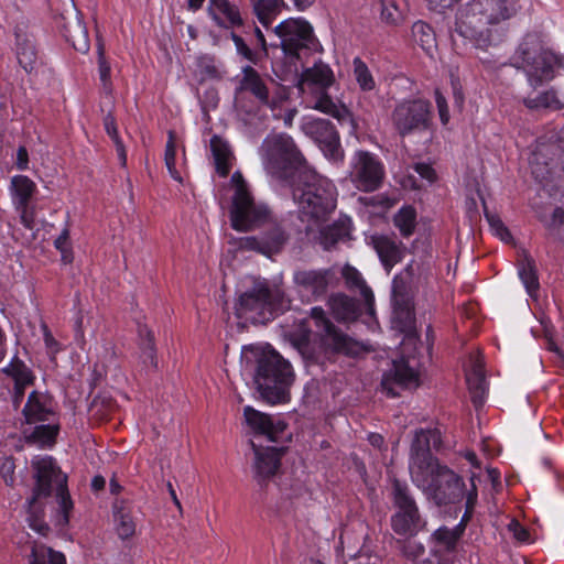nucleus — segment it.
Wrapping results in <instances>:
<instances>
[{
	"instance_id": "nucleus-40",
	"label": "nucleus",
	"mask_w": 564,
	"mask_h": 564,
	"mask_svg": "<svg viewBox=\"0 0 564 564\" xmlns=\"http://www.w3.org/2000/svg\"><path fill=\"white\" fill-rule=\"evenodd\" d=\"M310 338L311 329L306 325V322H303L300 325V328L291 334L293 346L297 349L304 359L311 362H322L321 356L311 349Z\"/></svg>"
},
{
	"instance_id": "nucleus-26",
	"label": "nucleus",
	"mask_w": 564,
	"mask_h": 564,
	"mask_svg": "<svg viewBox=\"0 0 564 564\" xmlns=\"http://www.w3.org/2000/svg\"><path fill=\"white\" fill-rule=\"evenodd\" d=\"M3 371L14 380L13 403L19 406L25 388L34 384L35 376L31 368L20 359H13Z\"/></svg>"
},
{
	"instance_id": "nucleus-34",
	"label": "nucleus",
	"mask_w": 564,
	"mask_h": 564,
	"mask_svg": "<svg viewBox=\"0 0 564 564\" xmlns=\"http://www.w3.org/2000/svg\"><path fill=\"white\" fill-rule=\"evenodd\" d=\"M333 70L325 64H315L313 67L305 69L299 83V88L304 90L305 85H316L321 88H327L333 84Z\"/></svg>"
},
{
	"instance_id": "nucleus-62",
	"label": "nucleus",
	"mask_w": 564,
	"mask_h": 564,
	"mask_svg": "<svg viewBox=\"0 0 564 564\" xmlns=\"http://www.w3.org/2000/svg\"><path fill=\"white\" fill-rule=\"evenodd\" d=\"M42 330H43L45 347L48 350V354H51V355L57 354L59 351L58 341L54 338L51 330L48 329V327L45 324L42 325Z\"/></svg>"
},
{
	"instance_id": "nucleus-64",
	"label": "nucleus",
	"mask_w": 564,
	"mask_h": 564,
	"mask_svg": "<svg viewBox=\"0 0 564 564\" xmlns=\"http://www.w3.org/2000/svg\"><path fill=\"white\" fill-rule=\"evenodd\" d=\"M509 530L513 533V536L520 542H527L529 540V532L518 521H511L509 523Z\"/></svg>"
},
{
	"instance_id": "nucleus-25",
	"label": "nucleus",
	"mask_w": 564,
	"mask_h": 564,
	"mask_svg": "<svg viewBox=\"0 0 564 564\" xmlns=\"http://www.w3.org/2000/svg\"><path fill=\"white\" fill-rule=\"evenodd\" d=\"M371 241L383 268L389 273L392 268L403 259L405 251L404 246L402 242L388 236H373Z\"/></svg>"
},
{
	"instance_id": "nucleus-29",
	"label": "nucleus",
	"mask_w": 564,
	"mask_h": 564,
	"mask_svg": "<svg viewBox=\"0 0 564 564\" xmlns=\"http://www.w3.org/2000/svg\"><path fill=\"white\" fill-rule=\"evenodd\" d=\"M424 272L423 265L411 261L400 274L394 276L392 281L393 295H404L409 289L417 286Z\"/></svg>"
},
{
	"instance_id": "nucleus-17",
	"label": "nucleus",
	"mask_w": 564,
	"mask_h": 564,
	"mask_svg": "<svg viewBox=\"0 0 564 564\" xmlns=\"http://www.w3.org/2000/svg\"><path fill=\"white\" fill-rule=\"evenodd\" d=\"M442 445V435L438 430H419L415 432L411 451L409 470L410 476L413 477L422 471L424 468L440 463L431 453L432 449L438 451Z\"/></svg>"
},
{
	"instance_id": "nucleus-36",
	"label": "nucleus",
	"mask_w": 564,
	"mask_h": 564,
	"mask_svg": "<svg viewBox=\"0 0 564 564\" xmlns=\"http://www.w3.org/2000/svg\"><path fill=\"white\" fill-rule=\"evenodd\" d=\"M210 151L214 158L217 173L225 177L230 171V160L232 156L228 143L218 135L210 139Z\"/></svg>"
},
{
	"instance_id": "nucleus-51",
	"label": "nucleus",
	"mask_w": 564,
	"mask_h": 564,
	"mask_svg": "<svg viewBox=\"0 0 564 564\" xmlns=\"http://www.w3.org/2000/svg\"><path fill=\"white\" fill-rule=\"evenodd\" d=\"M98 74L102 88L107 94L112 91L111 67L105 56L104 45H98Z\"/></svg>"
},
{
	"instance_id": "nucleus-23",
	"label": "nucleus",
	"mask_w": 564,
	"mask_h": 564,
	"mask_svg": "<svg viewBox=\"0 0 564 564\" xmlns=\"http://www.w3.org/2000/svg\"><path fill=\"white\" fill-rule=\"evenodd\" d=\"M254 452V477L261 484L275 475L280 467L282 448L265 447L260 448L251 442Z\"/></svg>"
},
{
	"instance_id": "nucleus-30",
	"label": "nucleus",
	"mask_w": 564,
	"mask_h": 564,
	"mask_svg": "<svg viewBox=\"0 0 564 564\" xmlns=\"http://www.w3.org/2000/svg\"><path fill=\"white\" fill-rule=\"evenodd\" d=\"M59 431V425L55 421L37 423L30 431H24L28 443L39 447H51L55 444Z\"/></svg>"
},
{
	"instance_id": "nucleus-54",
	"label": "nucleus",
	"mask_w": 564,
	"mask_h": 564,
	"mask_svg": "<svg viewBox=\"0 0 564 564\" xmlns=\"http://www.w3.org/2000/svg\"><path fill=\"white\" fill-rule=\"evenodd\" d=\"M117 521V532L120 539H129L135 532V523L132 517L123 509L118 510L115 513Z\"/></svg>"
},
{
	"instance_id": "nucleus-49",
	"label": "nucleus",
	"mask_w": 564,
	"mask_h": 564,
	"mask_svg": "<svg viewBox=\"0 0 564 564\" xmlns=\"http://www.w3.org/2000/svg\"><path fill=\"white\" fill-rule=\"evenodd\" d=\"M354 65V76L359 87L364 91L372 90L376 87L375 78L366 65V63L360 57H355L352 61Z\"/></svg>"
},
{
	"instance_id": "nucleus-28",
	"label": "nucleus",
	"mask_w": 564,
	"mask_h": 564,
	"mask_svg": "<svg viewBox=\"0 0 564 564\" xmlns=\"http://www.w3.org/2000/svg\"><path fill=\"white\" fill-rule=\"evenodd\" d=\"M63 20L65 22L62 25V33L66 41L69 42L76 51L82 53L88 52L89 39L84 22L77 14L68 20L63 17Z\"/></svg>"
},
{
	"instance_id": "nucleus-46",
	"label": "nucleus",
	"mask_w": 564,
	"mask_h": 564,
	"mask_svg": "<svg viewBox=\"0 0 564 564\" xmlns=\"http://www.w3.org/2000/svg\"><path fill=\"white\" fill-rule=\"evenodd\" d=\"M393 224L403 237H410L416 227L415 209L412 206H403L394 215Z\"/></svg>"
},
{
	"instance_id": "nucleus-43",
	"label": "nucleus",
	"mask_w": 564,
	"mask_h": 564,
	"mask_svg": "<svg viewBox=\"0 0 564 564\" xmlns=\"http://www.w3.org/2000/svg\"><path fill=\"white\" fill-rule=\"evenodd\" d=\"M341 275L349 289H357L360 291L361 296L368 305L373 302L372 291L367 286L362 275L356 268L350 264H346L341 270Z\"/></svg>"
},
{
	"instance_id": "nucleus-57",
	"label": "nucleus",
	"mask_w": 564,
	"mask_h": 564,
	"mask_svg": "<svg viewBox=\"0 0 564 564\" xmlns=\"http://www.w3.org/2000/svg\"><path fill=\"white\" fill-rule=\"evenodd\" d=\"M485 216L490 226L491 231L497 237H499L502 241L506 242L511 239L510 231L497 215L490 214L487 209H485Z\"/></svg>"
},
{
	"instance_id": "nucleus-32",
	"label": "nucleus",
	"mask_w": 564,
	"mask_h": 564,
	"mask_svg": "<svg viewBox=\"0 0 564 564\" xmlns=\"http://www.w3.org/2000/svg\"><path fill=\"white\" fill-rule=\"evenodd\" d=\"M15 39L18 62L26 73H32L37 64V53L34 43L26 34L18 31L15 32Z\"/></svg>"
},
{
	"instance_id": "nucleus-21",
	"label": "nucleus",
	"mask_w": 564,
	"mask_h": 564,
	"mask_svg": "<svg viewBox=\"0 0 564 564\" xmlns=\"http://www.w3.org/2000/svg\"><path fill=\"white\" fill-rule=\"evenodd\" d=\"M243 415L247 424L254 431V433L267 436L268 441L276 442L278 436L286 429V423L280 419L254 410L251 406H246Z\"/></svg>"
},
{
	"instance_id": "nucleus-60",
	"label": "nucleus",
	"mask_w": 564,
	"mask_h": 564,
	"mask_svg": "<svg viewBox=\"0 0 564 564\" xmlns=\"http://www.w3.org/2000/svg\"><path fill=\"white\" fill-rule=\"evenodd\" d=\"M231 40L234 41L235 43V46L237 48V52L243 56L246 59L250 61V62H256L257 61V53L251 50L247 44L246 42L243 41L242 37H240L239 35H237L236 33H231Z\"/></svg>"
},
{
	"instance_id": "nucleus-37",
	"label": "nucleus",
	"mask_w": 564,
	"mask_h": 564,
	"mask_svg": "<svg viewBox=\"0 0 564 564\" xmlns=\"http://www.w3.org/2000/svg\"><path fill=\"white\" fill-rule=\"evenodd\" d=\"M329 306L338 321H351L358 315L357 302L346 294L338 293L329 297Z\"/></svg>"
},
{
	"instance_id": "nucleus-18",
	"label": "nucleus",
	"mask_w": 564,
	"mask_h": 564,
	"mask_svg": "<svg viewBox=\"0 0 564 564\" xmlns=\"http://www.w3.org/2000/svg\"><path fill=\"white\" fill-rule=\"evenodd\" d=\"M330 276L327 269L296 270L293 273V283L300 296L311 302L326 294Z\"/></svg>"
},
{
	"instance_id": "nucleus-31",
	"label": "nucleus",
	"mask_w": 564,
	"mask_h": 564,
	"mask_svg": "<svg viewBox=\"0 0 564 564\" xmlns=\"http://www.w3.org/2000/svg\"><path fill=\"white\" fill-rule=\"evenodd\" d=\"M394 296V310L392 317V325L401 333L409 334L414 327V312L413 306L409 301L403 300V295Z\"/></svg>"
},
{
	"instance_id": "nucleus-24",
	"label": "nucleus",
	"mask_w": 564,
	"mask_h": 564,
	"mask_svg": "<svg viewBox=\"0 0 564 564\" xmlns=\"http://www.w3.org/2000/svg\"><path fill=\"white\" fill-rule=\"evenodd\" d=\"M465 376L471 402L476 408L482 406L486 400L488 384L485 377L484 361L480 357H475L470 360Z\"/></svg>"
},
{
	"instance_id": "nucleus-63",
	"label": "nucleus",
	"mask_w": 564,
	"mask_h": 564,
	"mask_svg": "<svg viewBox=\"0 0 564 564\" xmlns=\"http://www.w3.org/2000/svg\"><path fill=\"white\" fill-rule=\"evenodd\" d=\"M17 210L20 213L21 223L28 229H33L34 227V215L33 212L30 210L29 205L26 206H17Z\"/></svg>"
},
{
	"instance_id": "nucleus-2",
	"label": "nucleus",
	"mask_w": 564,
	"mask_h": 564,
	"mask_svg": "<svg viewBox=\"0 0 564 564\" xmlns=\"http://www.w3.org/2000/svg\"><path fill=\"white\" fill-rule=\"evenodd\" d=\"M292 195L307 236L326 224L337 206L336 186L314 170H304L296 176Z\"/></svg>"
},
{
	"instance_id": "nucleus-39",
	"label": "nucleus",
	"mask_w": 564,
	"mask_h": 564,
	"mask_svg": "<svg viewBox=\"0 0 564 564\" xmlns=\"http://www.w3.org/2000/svg\"><path fill=\"white\" fill-rule=\"evenodd\" d=\"M381 20L389 25H399L405 19L408 12L406 0H380Z\"/></svg>"
},
{
	"instance_id": "nucleus-20",
	"label": "nucleus",
	"mask_w": 564,
	"mask_h": 564,
	"mask_svg": "<svg viewBox=\"0 0 564 564\" xmlns=\"http://www.w3.org/2000/svg\"><path fill=\"white\" fill-rule=\"evenodd\" d=\"M22 413L26 424L56 421L53 398L36 390L29 394Z\"/></svg>"
},
{
	"instance_id": "nucleus-33",
	"label": "nucleus",
	"mask_w": 564,
	"mask_h": 564,
	"mask_svg": "<svg viewBox=\"0 0 564 564\" xmlns=\"http://www.w3.org/2000/svg\"><path fill=\"white\" fill-rule=\"evenodd\" d=\"M522 102L529 110L557 111L564 108V101L561 100L554 88L541 91L534 97H525Z\"/></svg>"
},
{
	"instance_id": "nucleus-58",
	"label": "nucleus",
	"mask_w": 564,
	"mask_h": 564,
	"mask_svg": "<svg viewBox=\"0 0 564 564\" xmlns=\"http://www.w3.org/2000/svg\"><path fill=\"white\" fill-rule=\"evenodd\" d=\"M239 248L242 250H249V251H257L259 253L268 256L267 249H264V241L263 237H256V236H249V237H242L239 239Z\"/></svg>"
},
{
	"instance_id": "nucleus-12",
	"label": "nucleus",
	"mask_w": 564,
	"mask_h": 564,
	"mask_svg": "<svg viewBox=\"0 0 564 564\" xmlns=\"http://www.w3.org/2000/svg\"><path fill=\"white\" fill-rule=\"evenodd\" d=\"M386 176L384 165L379 158L364 150L354 153L349 163V180L361 192L377 191Z\"/></svg>"
},
{
	"instance_id": "nucleus-13",
	"label": "nucleus",
	"mask_w": 564,
	"mask_h": 564,
	"mask_svg": "<svg viewBox=\"0 0 564 564\" xmlns=\"http://www.w3.org/2000/svg\"><path fill=\"white\" fill-rule=\"evenodd\" d=\"M275 306V296L268 284L258 282L250 291L240 295L236 314L239 318L264 322L272 318Z\"/></svg>"
},
{
	"instance_id": "nucleus-45",
	"label": "nucleus",
	"mask_w": 564,
	"mask_h": 564,
	"mask_svg": "<svg viewBox=\"0 0 564 564\" xmlns=\"http://www.w3.org/2000/svg\"><path fill=\"white\" fill-rule=\"evenodd\" d=\"M14 191L15 206H26L32 198L36 185L35 183L25 175H17L11 181Z\"/></svg>"
},
{
	"instance_id": "nucleus-35",
	"label": "nucleus",
	"mask_w": 564,
	"mask_h": 564,
	"mask_svg": "<svg viewBox=\"0 0 564 564\" xmlns=\"http://www.w3.org/2000/svg\"><path fill=\"white\" fill-rule=\"evenodd\" d=\"M313 108L333 116L341 126H348L351 132L356 130L357 126L352 113L345 107L338 108L327 95H322Z\"/></svg>"
},
{
	"instance_id": "nucleus-3",
	"label": "nucleus",
	"mask_w": 564,
	"mask_h": 564,
	"mask_svg": "<svg viewBox=\"0 0 564 564\" xmlns=\"http://www.w3.org/2000/svg\"><path fill=\"white\" fill-rule=\"evenodd\" d=\"M32 467L35 470L36 484L33 490V496L29 500V525L40 533L46 535L50 527L44 522L37 513L39 500L42 497H48L52 492L53 486L56 487V500L58 508L62 512L59 523L66 524L68 522L69 511L73 509V501L66 489V476L62 474L56 466L55 460L51 456H36L32 460Z\"/></svg>"
},
{
	"instance_id": "nucleus-27",
	"label": "nucleus",
	"mask_w": 564,
	"mask_h": 564,
	"mask_svg": "<svg viewBox=\"0 0 564 564\" xmlns=\"http://www.w3.org/2000/svg\"><path fill=\"white\" fill-rule=\"evenodd\" d=\"M208 13L219 26L226 29L242 24L238 8L228 0H209Z\"/></svg>"
},
{
	"instance_id": "nucleus-19",
	"label": "nucleus",
	"mask_w": 564,
	"mask_h": 564,
	"mask_svg": "<svg viewBox=\"0 0 564 564\" xmlns=\"http://www.w3.org/2000/svg\"><path fill=\"white\" fill-rule=\"evenodd\" d=\"M381 386L388 397L394 398L399 395V389L419 386V372L410 365V360H394L392 368L383 375Z\"/></svg>"
},
{
	"instance_id": "nucleus-38",
	"label": "nucleus",
	"mask_w": 564,
	"mask_h": 564,
	"mask_svg": "<svg viewBox=\"0 0 564 564\" xmlns=\"http://www.w3.org/2000/svg\"><path fill=\"white\" fill-rule=\"evenodd\" d=\"M412 37L415 44H417L429 56H433L437 48L436 34L433 28L423 22L416 21L412 25Z\"/></svg>"
},
{
	"instance_id": "nucleus-15",
	"label": "nucleus",
	"mask_w": 564,
	"mask_h": 564,
	"mask_svg": "<svg viewBox=\"0 0 564 564\" xmlns=\"http://www.w3.org/2000/svg\"><path fill=\"white\" fill-rule=\"evenodd\" d=\"M274 33L281 41L284 54L291 59L301 58L315 41L312 26L303 19H288L274 28Z\"/></svg>"
},
{
	"instance_id": "nucleus-55",
	"label": "nucleus",
	"mask_w": 564,
	"mask_h": 564,
	"mask_svg": "<svg viewBox=\"0 0 564 564\" xmlns=\"http://www.w3.org/2000/svg\"><path fill=\"white\" fill-rule=\"evenodd\" d=\"M197 70L200 80L219 78V72L215 64V59L208 55L199 56L197 58Z\"/></svg>"
},
{
	"instance_id": "nucleus-7",
	"label": "nucleus",
	"mask_w": 564,
	"mask_h": 564,
	"mask_svg": "<svg viewBox=\"0 0 564 564\" xmlns=\"http://www.w3.org/2000/svg\"><path fill=\"white\" fill-rule=\"evenodd\" d=\"M513 65L522 68L532 88H538L554 78V68L558 57L551 51L544 50L535 35H527L513 55Z\"/></svg>"
},
{
	"instance_id": "nucleus-5",
	"label": "nucleus",
	"mask_w": 564,
	"mask_h": 564,
	"mask_svg": "<svg viewBox=\"0 0 564 564\" xmlns=\"http://www.w3.org/2000/svg\"><path fill=\"white\" fill-rule=\"evenodd\" d=\"M261 156L265 171L278 178H285L293 171L296 176L304 170H311L293 139L286 133L268 135L261 145Z\"/></svg>"
},
{
	"instance_id": "nucleus-22",
	"label": "nucleus",
	"mask_w": 564,
	"mask_h": 564,
	"mask_svg": "<svg viewBox=\"0 0 564 564\" xmlns=\"http://www.w3.org/2000/svg\"><path fill=\"white\" fill-rule=\"evenodd\" d=\"M351 230V220L347 216L339 217L330 225L323 224L311 232L313 239L317 241L325 250L335 247L339 241H345L349 238Z\"/></svg>"
},
{
	"instance_id": "nucleus-10",
	"label": "nucleus",
	"mask_w": 564,
	"mask_h": 564,
	"mask_svg": "<svg viewBox=\"0 0 564 564\" xmlns=\"http://www.w3.org/2000/svg\"><path fill=\"white\" fill-rule=\"evenodd\" d=\"M311 317L318 330L321 348L324 350L325 356L328 354H343L349 357H356L367 350L364 344L352 339L338 329L326 316L322 307H312Z\"/></svg>"
},
{
	"instance_id": "nucleus-59",
	"label": "nucleus",
	"mask_w": 564,
	"mask_h": 564,
	"mask_svg": "<svg viewBox=\"0 0 564 564\" xmlns=\"http://www.w3.org/2000/svg\"><path fill=\"white\" fill-rule=\"evenodd\" d=\"M15 465L11 457H4L0 460V475L8 486L14 484Z\"/></svg>"
},
{
	"instance_id": "nucleus-42",
	"label": "nucleus",
	"mask_w": 564,
	"mask_h": 564,
	"mask_svg": "<svg viewBox=\"0 0 564 564\" xmlns=\"http://www.w3.org/2000/svg\"><path fill=\"white\" fill-rule=\"evenodd\" d=\"M139 347L141 350V359L145 366L156 368V350L154 344V335L147 325H139Z\"/></svg>"
},
{
	"instance_id": "nucleus-44",
	"label": "nucleus",
	"mask_w": 564,
	"mask_h": 564,
	"mask_svg": "<svg viewBox=\"0 0 564 564\" xmlns=\"http://www.w3.org/2000/svg\"><path fill=\"white\" fill-rule=\"evenodd\" d=\"M29 564H66V558L62 552L35 544L29 556Z\"/></svg>"
},
{
	"instance_id": "nucleus-16",
	"label": "nucleus",
	"mask_w": 564,
	"mask_h": 564,
	"mask_svg": "<svg viewBox=\"0 0 564 564\" xmlns=\"http://www.w3.org/2000/svg\"><path fill=\"white\" fill-rule=\"evenodd\" d=\"M241 74L236 94L249 93L261 106L271 110L281 107L282 102L288 99V89L284 86L276 85L275 89L271 91L265 79L252 66L242 67Z\"/></svg>"
},
{
	"instance_id": "nucleus-11",
	"label": "nucleus",
	"mask_w": 564,
	"mask_h": 564,
	"mask_svg": "<svg viewBox=\"0 0 564 564\" xmlns=\"http://www.w3.org/2000/svg\"><path fill=\"white\" fill-rule=\"evenodd\" d=\"M391 122L401 137L423 132L432 126V106L422 98L403 99L391 112Z\"/></svg>"
},
{
	"instance_id": "nucleus-4",
	"label": "nucleus",
	"mask_w": 564,
	"mask_h": 564,
	"mask_svg": "<svg viewBox=\"0 0 564 564\" xmlns=\"http://www.w3.org/2000/svg\"><path fill=\"white\" fill-rule=\"evenodd\" d=\"M424 471L411 477L412 482L436 506L459 502L464 497L463 478L446 465L434 463Z\"/></svg>"
},
{
	"instance_id": "nucleus-61",
	"label": "nucleus",
	"mask_w": 564,
	"mask_h": 564,
	"mask_svg": "<svg viewBox=\"0 0 564 564\" xmlns=\"http://www.w3.org/2000/svg\"><path fill=\"white\" fill-rule=\"evenodd\" d=\"M435 102L438 110L441 122L445 126L449 121V111L446 98L438 89L435 90Z\"/></svg>"
},
{
	"instance_id": "nucleus-1",
	"label": "nucleus",
	"mask_w": 564,
	"mask_h": 564,
	"mask_svg": "<svg viewBox=\"0 0 564 564\" xmlns=\"http://www.w3.org/2000/svg\"><path fill=\"white\" fill-rule=\"evenodd\" d=\"M517 0H469L455 17V32L474 47L488 50L507 35L505 23L517 15Z\"/></svg>"
},
{
	"instance_id": "nucleus-53",
	"label": "nucleus",
	"mask_w": 564,
	"mask_h": 564,
	"mask_svg": "<svg viewBox=\"0 0 564 564\" xmlns=\"http://www.w3.org/2000/svg\"><path fill=\"white\" fill-rule=\"evenodd\" d=\"M175 134L172 130L169 131V139L165 145L164 161L170 175L178 182H182V176L175 167Z\"/></svg>"
},
{
	"instance_id": "nucleus-9",
	"label": "nucleus",
	"mask_w": 564,
	"mask_h": 564,
	"mask_svg": "<svg viewBox=\"0 0 564 564\" xmlns=\"http://www.w3.org/2000/svg\"><path fill=\"white\" fill-rule=\"evenodd\" d=\"M392 502L395 512L391 516V528L399 535L414 536L425 527L419 507L406 484L394 479L392 482Z\"/></svg>"
},
{
	"instance_id": "nucleus-52",
	"label": "nucleus",
	"mask_w": 564,
	"mask_h": 564,
	"mask_svg": "<svg viewBox=\"0 0 564 564\" xmlns=\"http://www.w3.org/2000/svg\"><path fill=\"white\" fill-rule=\"evenodd\" d=\"M104 126H105V129H106L108 135L111 138V140L115 143L116 151H117V154H118V158H119L121 164L124 165L127 162V152H126L122 141L120 140V138L118 135V130H117L115 118L111 115H107L104 119Z\"/></svg>"
},
{
	"instance_id": "nucleus-48",
	"label": "nucleus",
	"mask_w": 564,
	"mask_h": 564,
	"mask_svg": "<svg viewBox=\"0 0 564 564\" xmlns=\"http://www.w3.org/2000/svg\"><path fill=\"white\" fill-rule=\"evenodd\" d=\"M397 547L411 564H417L425 553L424 545L412 539L397 540Z\"/></svg>"
},
{
	"instance_id": "nucleus-8",
	"label": "nucleus",
	"mask_w": 564,
	"mask_h": 564,
	"mask_svg": "<svg viewBox=\"0 0 564 564\" xmlns=\"http://www.w3.org/2000/svg\"><path fill=\"white\" fill-rule=\"evenodd\" d=\"M230 182L234 187L229 212L231 227L246 232L264 225L270 212L264 204L256 202L242 174L235 172Z\"/></svg>"
},
{
	"instance_id": "nucleus-50",
	"label": "nucleus",
	"mask_w": 564,
	"mask_h": 564,
	"mask_svg": "<svg viewBox=\"0 0 564 564\" xmlns=\"http://www.w3.org/2000/svg\"><path fill=\"white\" fill-rule=\"evenodd\" d=\"M262 237L268 256L279 252L288 240L286 234L279 225H274L268 232L262 235Z\"/></svg>"
},
{
	"instance_id": "nucleus-41",
	"label": "nucleus",
	"mask_w": 564,
	"mask_h": 564,
	"mask_svg": "<svg viewBox=\"0 0 564 564\" xmlns=\"http://www.w3.org/2000/svg\"><path fill=\"white\" fill-rule=\"evenodd\" d=\"M253 12L263 26L269 28L284 7L283 0H251Z\"/></svg>"
},
{
	"instance_id": "nucleus-14",
	"label": "nucleus",
	"mask_w": 564,
	"mask_h": 564,
	"mask_svg": "<svg viewBox=\"0 0 564 564\" xmlns=\"http://www.w3.org/2000/svg\"><path fill=\"white\" fill-rule=\"evenodd\" d=\"M301 128L305 135L318 145L326 159L335 164L344 162L345 152L340 144L339 133L329 120L306 118Z\"/></svg>"
},
{
	"instance_id": "nucleus-6",
	"label": "nucleus",
	"mask_w": 564,
	"mask_h": 564,
	"mask_svg": "<svg viewBox=\"0 0 564 564\" xmlns=\"http://www.w3.org/2000/svg\"><path fill=\"white\" fill-rule=\"evenodd\" d=\"M256 384L261 397L271 404L286 400L293 381L291 364L275 350H269L258 359Z\"/></svg>"
},
{
	"instance_id": "nucleus-47",
	"label": "nucleus",
	"mask_w": 564,
	"mask_h": 564,
	"mask_svg": "<svg viewBox=\"0 0 564 564\" xmlns=\"http://www.w3.org/2000/svg\"><path fill=\"white\" fill-rule=\"evenodd\" d=\"M519 276L529 294H532L539 290L540 284L536 274L535 262L531 257H524L523 263L519 269Z\"/></svg>"
},
{
	"instance_id": "nucleus-56",
	"label": "nucleus",
	"mask_w": 564,
	"mask_h": 564,
	"mask_svg": "<svg viewBox=\"0 0 564 564\" xmlns=\"http://www.w3.org/2000/svg\"><path fill=\"white\" fill-rule=\"evenodd\" d=\"M462 533V530L457 527L455 529L440 528L433 533V538L447 550H451L455 546Z\"/></svg>"
}]
</instances>
